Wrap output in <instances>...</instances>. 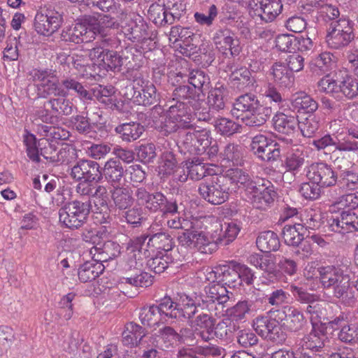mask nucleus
I'll return each instance as SVG.
<instances>
[{
	"label": "nucleus",
	"instance_id": "41",
	"mask_svg": "<svg viewBox=\"0 0 358 358\" xmlns=\"http://www.w3.org/2000/svg\"><path fill=\"white\" fill-rule=\"evenodd\" d=\"M103 270L104 266L102 264L87 262L78 268V278L82 282H90L101 274Z\"/></svg>",
	"mask_w": 358,
	"mask_h": 358
},
{
	"label": "nucleus",
	"instance_id": "60",
	"mask_svg": "<svg viewBox=\"0 0 358 358\" xmlns=\"http://www.w3.org/2000/svg\"><path fill=\"white\" fill-rule=\"evenodd\" d=\"M358 207V197L355 194H348L343 195L338 198V201H336L332 206L331 208L333 211H336L338 209V211L341 210H350L355 209Z\"/></svg>",
	"mask_w": 358,
	"mask_h": 358
},
{
	"label": "nucleus",
	"instance_id": "61",
	"mask_svg": "<svg viewBox=\"0 0 358 358\" xmlns=\"http://www.w3.org/2000/svg\"><path fill=\"white\" fill-rule=\"evenodd\" d=\"M299 219V224L303 227L306 234L308 229H317L320 225V215L313 209L305 210Z\"/></svg>",
	"mask_w": 358,
	"mask_h": 358
},
{
	"label": "nucleus",
	"instance_id": "2",
	"mask_svg": "<svg viewBox=\"0 0 358 358\" xmlns=\"http://www.w3.org/2000/svg\"><path fill=\"white\" fill-rule=\"evenodd\" d=\"M148 236L141 235L131 239L128 243V250H131L127 262L123 266L124 275L122 277V282L129 283L132 279L141 273L144 264L143 258L150 256V250L143 248L144 243Z\"/></svg>",
	"mask_w": 358,
	"mask_h": 358
},
{
	"label": "nucleus",
	"instance_id": "1",
	"mask_svg": "<svg viewBox=\"0 0 358 358\" xmlns=\"http://www.w3.org/2000/svg\"><path fill=\"white\" fill-rule=\"evenodd\" d=\"M320 280L324 288L333 289L334 296L342 299L347 306L355 303V290L350 286V278L343 271L332 266L318 268Z\"/></svg>",
	"mask_w": 358,
	"mask_h": 358
},
{
	"label": "nucleus",
	"instance_id": "58",
	"mask_svg": "<svg viewBox=\"0 0 358 358\" xmlns=\"http://www.w3.org/2000/svg\"><path fill=\"white\" fill-rule=\"evenodd\" d=\"M122 60V57L117 52L107 50L101 59V63L99 64L107 71H120L123 64Z\"/></svg>",
	"mask_w": 358,
	"mask_h": 358
},
{
	"label": "nucleus",
	"instance_id": "8",
	"mask_svg": "<svg viewBox=\"0 0 358 358\" xmlns=\"http://www.w3.org/2000/svg\"><path fill=\"white\" fill-rule=\"evenodd\" d=\"M167 8L165 7L164 2L162 3H152L148 10V15L150 19L157 25L165 26L166 24H172L176 18L179 17V13L168 11L179 10V7H182L180 0H168Z\"/></svg>",
	"mask_w": 358,
	"mask_h": 358
},
{
	"label": "nucleus",
	"instance_id": "6",
	"mask_svg": "<svg viewBox=\"0 0 358 358\" xmlns=\"http://www.w3.org/2000/svg\"><path fill=\"white\" fill-rule=\"evenodd\" d=\"M37 82L35 85L38 98L50 99L62 93V90L55 71L52 70H38L34 74Z\"/></svg>",
	"mask_w": 358,
	"mask_h": 358
},
{
	"label": "nucleus",
	"instance_id": "45",
	"mask_svg": "<svg viewBox=\"0 0 358 358\" xmlns=\"http://www.w3.org/2000/svg\"><path fill=\"white\" fill-rule=\"evenodd\" d=\"M224 161L228 162L229 166H241L243 164L242 148L238 145L229 143L220 153Z\"/></svg>",
	"mask_w": 358,
	"mask_h": 358
},
{
	"label": "nucleus",
	"instance_id": "28",
	"mask_svg": "<svg viewBox=\"0 0 358 358\" xmlns=\"http://www.w3.org/2000/svg\"><path fill=\"white\" fill-rule=\"evenodd\" d=\"M115 131L120 135L123 141L131 142L139 138L144 132L145 129L140 123L131 122L117 126Z\"/></svg>",
	"mask_w": 358,
	"mask_h": 358
},
{
	"label": "nucleus",
	"instance_id": "19",
	"mask_svg": "<svg viewBox=\"0 0 358 358\" xmlns=\"http://www.w3.org/2000/svg\"><path fill=\"white\" fill-rule=\"evenodd\" d=\"M89 27L81 23L64 29L61 33V39L65 42L76 44L89 42L92 36Z\"/></svg>",
	"mask_w": 358,
	"mask_h": 358
},
{
	"label": "nucleus",
	"instance_id": "43",
	"mask_svg": "<svg viewBox=\"0 0 358 358\" xmlns=\"http://www.w3.org/2000/svg\"><path fill=\"white\" fill-rule=\"evenodd\" d=\"M141 329L142 328L139 325L133 322L127 324L122 333V342L123 345L132 348L140 343L143 337Z\"/></svg>",
	"mask_w": 358,
	"mask_h": 358
},
{
	"label": "nucleus",
	"instance_id": "14",
	"mask_svg": "<svg viewBox=\"0 0 358 358\" xmlns=\"http://www.w3.org/2000/svg\"><path fill=\"white\" fill-rule=\"evenodd\" d=\"M329 227L332 231L346 234L358 231V215L350 210H341L329 220Z\"/></svg>",
	"mask_w": 358,
	"mask_h": 358
},
{
	"label": "nucleus",
	"instance_id": "16",
	"mask_svg": "<svg viewBox=\"0 0 358 358\" xmlns=\"http://www.w3.org/2000/svg\"><path fill=\"white\" fill-rule=\"evenodd\" d=\"M262 106V104L256 95L246 93L236 99L231 113L236 119H243L245 115L252 113Z\"/></svg>",
	"mask_w": 358,
	"mask_h": 358
},
{
	"label": "nucleus",
	"instance_id": "26",
	"mask_svg": "<svg viewBox=\"0 0 358 358\" xmlns=\"http://www.w3.org/2000/svg\"><path fill=\"white\" fill-rule=\"evenodd\" d=\"M234 87L239 90H243L246 87H256L257 80L250 71L246 67L236 69L230 75L229 78Z\"/></svg>",
	"mask_w": 358,
	"mask_h": 358
},
{
	"label": "nucleus",
	"instance_id": "40",
	"mask_svg": "<svg viewBox=\"0 0 358 358\" xmlns=\"http://www.w3.org/2000/svg\"><path fill=\"white\" fill-rule=\"evenodd\" d=\"M256 244L263 252L276 251L280 248L279 238L275 233L271 231L260 233L256 240Z\"/></svg>",
	"mask_w": 358,
	"mask_h": 358
},
{
	"label": "nucleus",
	"instance_id": "3",
	"mask_svg": "<svg viewBox=\"0 0 358 358\" xmlns=\"http://www.w3.org/2000/svg\"><path fill=\"white\" fill-rule=\"evenodd\" d=\"M91 207L90 199L85 201L76 199L67 202L59 210V222L67 228L78 229L86 222Z\"/></svg>",
	"mask_w": 358,
	"mask_h": 358
},
{
	"label": "nucleus",
	"instance_id": "18",
	"mask_svg": "<svg viewBox=\"0 0 358 358\" xmlns=\"http://www.w3.org/2000/svg\"><path fill=\"white\" fill-rule=\"evenodd\" d=\"M101 172L102 178H104L110 185L115 187L120 185L125 171L118 159L110 158L105 162Z\"/></svg>",
	"mask_w": 358,
	"mask_h": 358
},
{
	"label": "nucleus",
	"instance_id": "55",
	"mask_svg": "<svg viewBox=\"0 0 358 358\" xmlns=\"http://www.w3.org/2000/svg\"><path fill=\"white\" fill-rule=\"evenodd\" d=\"M177 168V161L172 152L166 151L162 154V162L159 166V174L166 178L174 173Z\"/></svg>",
	"mask_w": 358,
	"mask_h": 358
},
{
	"label": "nucleus",
	"instance_id": "35",
	"mask_svg": "<svg viewBox=\"0 0 358 358\" xmlns=\"http://www.w3.org/2000/svg\"><path fill=\"white\" fill-rule=\"evenodd\" d=\"M183 342V337L172 327H165L160 330L158 343L164 350H171Z\"/></svg>",
	"mask_w": 358,
	"mask_h": 358
},
{
	"label": "nucleus",
	"instance_id": "7",
	"mask_svg": "<svg viewBox=\"0 0 358 358\" xmlns=\"http://www.w3.org/2000/svg\"><path fill=\"white\" fill-rule=\"evenodd\" d=\"M211 282L205 287V292L208 300L203 301V306L206 308V312H224L226 303H228L229 296V291L222 282L218 280H210Z\"/></svg>",
	"mask_w": 358,
	"mask_h": 358
},
{
	"label": "nucleus",
	"instance_id": "50",
	"mask_svg": "<svg viewBox=\"0 0 358 358\" xmlns=\"http://www.w3.org/2000/svg\"><path fill=\"white\" fill-rule=\"evenodd\" d=\"M221 227L219 239L224 245H228L234 241L241 230L240 222L234 220L224 222Z\"/></svg>",
	"mask_w": 358,
	"mask_h": 358
},
{
	"label": "nucleus",
	"instance_id": "37",
	"mask_svg": "<svg viewBox=\"0 0 358 358\" xmlns=\"http://www.w3.org/2000/svg\"><path fill=\"white\" fill-rule=\"evenodd\" d=\"M275 129L282 134H292L299 123L298 119L294 115H288L283 113H277L273 117Z\"/></svg>",
	"mask_w": 358,
	"mask_h": 358
},
{
	"label": "nucleus",
	"instance_id": "24",
	"mask_svg": "<svg viewBox=\"0 0 358 358\" xmlns=\"http://www.w3.org/2000/svg\"><path fill=\"white\" fill-rule=\"evenodd\" d=\"M111 197L115 208L120 210H125L131 207L134 202L132 190L128 187H113Z\"/></svg>",
	"mask_w": 358,
	"mask_h": 358
},
{
	"label": "nucleus",
	"instance_id": "20",
	"mask_svg": "<svg viewBox=\"0 0 358 358\" xmlns=\"http://www.w3.org/2000/svg\"><path fill=\"white\" fill-rule=\"evenodd\" d=\"M85 22L88 24L90 31H92L91 35L94 38L96 34L100 35L101 37H106L108 35L107 29L117 25L115 20L108 15H99L97 18L90 16L85 19Z\"/></svg>",
	"mask_w": 358,
	"mask_h": 358
},
{
	"label": "nucleus",
	"instance_id": "47",
	"mask_svg": "<svg viewBox=\"0 0 358 358\" xmlns=\"http://www.w3.org/2000/svg\"><path fill=\"white\" fill-rule=\"evenodd\" d=\"M298 121V128L303 136L306 138L313 137L320 127L319 118L313 114H310L306 117H301Z\"/></svg>",
	"mask_w": 358,
	"mask_h": 358
},
{
	"label": "nucleus",
	"instance_id": "48",
	"mask_svg": "<svg viewBox=\"0 0 358 358\" xmlns=\"http://www.w3.org/2000/svg\"><path fill=\"white\" fill-rule=\"evenodd\" d=\"M211 124L214 125L215 131L224 136H231L238 132L241 126L233 120L220 117L213 119Z\"/></svg>",
	"mask_w": 358,
	"mask_h": 358
},
{
	"label": "nucleus",
	"instance_id": "4",
	"mask_svg": "<svg viewBox=\"0 0 358 358\" xmlns=\"http://www.w3.org/2000/svg\"><path fill=\"white\" fill-rule=\"evenodd\" d=\"M354 38V22L343 17L329 24L326 42L330 48L338 50L348 46Z\"/></svg>",
	"mask_w": 358,
	"mask_h": 358
},
{
	"label": "nucleus",
	"instance_id": "30",
	"mask_svg": "<svg viewBox=\"0 0 358 358\" xmlns=\"http://www.w3.org/2000/svg\"><path fill=\"white\" fill-rule=\"evenodd\" d=\"M173 100L176 101H183L189 106H196V101L200 99V92L195 88L188 85H182L176 87L173 91Z\"/></svg>",
	"mask_w": 358,
	"mask_h": 358
},
{
	"label": "nucleus",
	"instance_id": "62",
	"mask_svg": "<svg viewBox=\"0 0 358 358\" xmlns=\"http://www.w3.org/2000/svg\"><path fill=\"white\" fill-rule=\"evenodd\" d=\"M188 80L192 87L199 92L201 95H203V87H208L210 83L209 76L201 70H193L191 71Z\"/></svg>",
	"mask_w": 358,
	"mask_h": 358
},
{
	"label": "nucleus",
	"instance_id": "52",
	"mask_svg": "<svg viewBox=\"0 0 358 358\" xmlns=\"http://www.w3.org/2000/svg\"><path fill=\"white\" fill-rule=\"evenodd\" d=\"M218 15L217 8L215 4H210L206 10L194 14L195 22L201 26L211 27Z\"/></svg>",
	"mask_w": 358,
	"mask_h": 358
},
{
	"label": "nucleus",
	"instance_id": "46",
	"mask_svg": "<svg viewBox=\"0 0 358 358\" xmlns=\"http://www.w3.org/2000/svg\"><path fill=\"white\" fill-rule=\"evenodd\" d=\"M147 259V266L155 273H163L169 266V257L161 251H157L155 255L150 252V256Z\"/></svg>",
	"mask_w": 358,
	"mask_h": 358
},
{
	"label": "nucleus",
	"instance_id": "17",
	"mask_svg": "<svg viewBox=\"0 0 358 358\" xmlns=\"http://www.w3.org/2000/svg\"><path fill=\"white\" fill-rule=\"evenodd\" d=\"M44 107L47 112L56 116H69L76 109L72 101L62 94L48 99L44 103Z\"/></svg>",
	"mask_w": 358,
	"mask_h": 358
},
{
	"label": "nucleus",
	"instance_id": "32",
	"mask_svg": "<svg viewBox=\"0 0 358 358\" xmlns=\"http://www.w3.org/2000/svg\"><path fill=\"white\" fill-rule=\"evenodd\" d=\"M189 174V178L193 180H200L203 178L213 176L209 165L204 164L199 158H194L191 161H187L184 166Z\"/></svg>",
	"mask_w": 358,
	"mask_h": 358
},
{
	"label": "nucleus",
	"instance_id": "13",
	"mask_svg": "<svg viewBox=\"0 0 358 358\" xmlns=\"http://www.w3.org/2000/svg\"><path fill=\"white\" fill-rule=\"evenodd\" d=\"M250 13L266 22H272L281 13V0H257L249 3Z\"/></svg>",
	"mask_w": 358,
	"mask_h": 358
},
{
	"label": "nucleus",
	"instance_id": "39",
	"mask_svg": "<svg viewBox=\"0 0 358 358\" xmlns=\"http://www.w3.org/2000/svg\"><path fill=\"white\" fill-rule=\"evenodd\" d=\"M271 107L265 106L262 105L257 110L249 115H245L241 120L249 127H260L265 124L266 120L272 115Z\"/></svg>",
	"mask_w": 358,
	"mask_h": 358
},
{
	"label": "nucleus",
	"instance_id": "9",
	"mask_svg": "<svg viewBox=\"0 0 358 358\" xmlns=\"http://www.w3.org/2000/svg\"><path fill=\"white\" fill-rule=\"evenodd\" d=\"M308 180L319 184L322 187H328L337 183L338 175L331 165L326 163H313L306 171Z\"/></svg>",
	"mask_w": 358,
	"mask_h": 358
},
{
	"label": "nucleus",
	"instance_id": "34",
	"mask_svg": "<svg viewBox=\"0 0 358 358\" xmlns=\"http://www.w3.org/2000/svg\"><path fill=\"white\" fill-rule=\"evenodd\" d=\"M62 91V94L68 96L73 92L82 99H92L91 93L87 91L82 83L71 77H64L60 80Z\"/></svg>",
	"mask_w": 358,
	"mask_h": 358
},
{
	"label": "nucleus",
	"instance_id": "56",
	"mask_svg": "<svg viewBox=\"0 0 358 358\" xmlns=\"http://www.w3.org/2000/svg\"><path fill=\"white\" fill-rule=\"evenodd\" d=\"M159 119V122L157 121L155 122L156 128L164 136H168L177 131L180 129H182V126H180L174 118H171L168 113L167 115L164 114L160 115Z\"/></svg>",
	"mask_w": 358,
	"mask_h": 358
},
{
	"label": "nucleus",
	"instance_id": "22",
	"mask_svg": "<svg viewBox=\"0 0 358 358\" xmlns=\"http://www.w3.org/2000/svg\"><path fill=\"white\" fill-rule=\"evenodd\" d=\"M308 236L305 229L298 222L285 224L282 230V237L285 243L290 246H299L305 237Z\"/></svg>",
	"mask_w": 358,
	"mask_h": 358
},
{
	"label": "nucleus",
	"instance_id": "33",
	"mask_svg": "<svg viewBox=\"0 0 358 358\" xmlns=\"http://www.w3.org/2000/svg\"><path fill=\"white\" fill-rule=\"evenodd\" d=\"M173 306L175 311H177L178 313H197L199 312L203 313L206 311L205 307L203 306V303H199L196 306L194 300L186 294H178L176 296H174Z\"/></svg>",
	"mask_w": 358,
	"mask_h": 358
},
{
	"label": "nucleus",
	"instance_id": "38",
	"mask_svg": "<svg viewBox=\"0 0 358 358\" xmlns=\"http://www.w3.org/2000/svg\"><path fill=\"white\" fill-rule=\"evenodd\" d=\"M277 193L274 190V187L268 180L266 181L261 193L256 196L252 201L255 208L260 210H266L268 206L273 203L276 198Z\"/></svg>",
	"mask_w": 358,
	"mask_h": 358
},
{
	"label": "nucleus",
	"instance_id": "54",
	"mask_svg": "<svg viewBox=\"0 0 358 358\" xmlns=\"http://www.w3.org/2000/svg\"><path fill=\"white\" fill-rule=\"evenodd\" d=\"M125 37L131 42H139L145 38L147 33L143 25H138L135 22H130L122 27Z\"/></svg>",
	"mask_w": 358,
	"mask_h": 358
},
{
	"label": "nucleus",
	"instance_id": "27",
	"mask_svg": "<svg viewBox=\"0 0 358 358\" xmlns=\"http://www.w3.org/2000/svg\"><path fill=\"white\" fill-rule=\"evenodd\" d=\"M274 82L280 87L291 88L294 84V76L282 63H275L271 67Z\"/></svg>",
	"mask_w": 358,
	"mask_h": 358
},
{
	"label": "nucleus",
	"instance_id": "63",
	"mask_svg": "<svg viewBox=\"0 0 358 358\" xmlns=\"http://www.w3.org/2000/svg\"><path fill=\"white\" fill-rule=\"evenodd\" d=\"M276 322L277 320L269 315H259L254 320L253 327L259 336L264 338Z\"/></svg>",
	"mask_w": 358,
	"mask_h": 358
},
{
	"label": "nucleus",
	"instance_id": "31",
	"mask_svg": "<svg viewBox=\"0 0 358 358\" xmlns=\"http://www.w3.org/2000/svg\"><path fill=\"white\" fill-rule=\"evenodd\" d=\"M343 320L341 317H334L332 316L329 317L326 315H316L315 317H310L313 328L327 335L328 331L337 329Z\"/></svg>",
	"mask_w": 358,
	"mask_h": 358
},
{
	"label": "nucleus",
	"instance_id": "42",
	"mask_svg": "<svg viewBox=\"0 0 358 358\" xmlns=\"http://www.w3.org/2000/svg\"><path fill=\"white\" fill-rule=\"evenodd\" d=\"M292 106L298 112L313 114L318 108L317 101L310 95L305 93H299L292 100Z\"/></svg>",
	"mask_w": 358,
	"mask_h": 358
},
{
	"label": "nucleus",
	"instance_id": "53",
	"mask_svg": "<svg viewBox=\"0 0 358 358\" xmlns=\"http://www.w3.org/2000/svg\"><path fill=\"white\" fill-rule=\"evenodd\" d=\"M336 184L345 191L357 189H358V174L352 170H343L338 176Z\"/></svg>",
	"mask_w": 358,
	"mask_h": 358
},
{
	"label": "nucleus",
	"instance_id": "57",
	"mask_svg": "<svg viewBox=\"0 0 358 358\" xmlns=\"http://www.w3.org/2000/svg\"><path fill=\"white\" fill-rule=\"evenodd\" d=\"M259 159L266 162H273L280 159L281 146L275 141H272L267 146L256 155Z\"/></svg>",
	"mask_w": 358,
	"mask_h": 358
},
{
	"label": "nucleus",
	"instance_id": "23",
	"mask_svg": "<svg viewBox=\"0 0 358 358\" xmlns=\"http://www.w3.org/2000/svg\"><path fill=\"white\" fill-rule=\"evenodd\" d=\"M119 245L111 241H108L102 245L93 246L90 250V254L95 263L106 262L110 259H113L117 256L119 252Z\"/></svg>",
	"mask_w": 358,
	"mask_h": 358
},
{
	"label": "nucleus",
	"instance_id": "36",
	"mask_svg": "<svg viewBox=\"0 0 358 358\" xmlns=\"http://www.w3.org/2000/svg\"><path fill=\"white\" fill-rule=\"evenodd\" d=\"M174 242L171 235L165 231H160L152 234L149 237L148 242L143 248H146L151 246L157 251H163L164 254L172 250Z\"/></svg>",
	"mask_w": 358,
	"mask_h": 358
},
{
	"label": "nucleus",
	"instance_id": "44",
	"mask_svg": "<svg viewBox=\"0 0 358 358\" xmlns=\"http://www.w3.org/2000/svg\"><path fill=\"white\" fill-rule=\"evenodd\" d=\"M227 91L222 85L212 89L208 96L210 108L219 111L225 107Z\"/></svg>",
	"mask_w": 358,
	"mask_h": 358
},
{
	"label": "nucleus",
	"instance_id": "51",
	"mask_svg": "<svg viewBox=\"0 0 358 358\" xmlns=\"http://www.w3.org/2000/svg\"><path fill=\"white\" fill-rule=\"evenodd\" d=\"M173 306L174 298L171 299L169 296H165L159 301H157L155 304L143 306L141 310H148L149 313H169V312L171 313L175 311Z\"/></svg>",
	"mask_w": 358,
	"mask_h": 358
},
{
	"label": "nucleus",
	"instance_id": "12",
	"mask_svg": "<svg viewBox=\"0 0 358 358\" xmlns=\"http://www.w3.org/2000/svg\"><path fill=\"white\" fill-rule=\"evenodd\" d=\"M62 15L57 11L46 10L45 13L38 12L34 18L36 31L43 36H50L62 25Z\"/></svg>",
	"mask_w": 358,
	"mask_h": 358
},
{
	"label": "nucleus",
	"instance_id": "10",
	"mask_svg": "<svg viewBox=\"0 0 358 358\" xmlns=\"http://www.w3.org/2000/svg\"><path fill=\"white\" fill-rule=\"evenodd\" d=\"M71 177L76 180L99 182L102 180L99 164L94 161L80 159L71 168Z\"/></svg>",
	"mask_w": 358,
	"mask_h": 358
},
{
	"label": "nucleus",
	"instance_id": "29",
	"mask_svg": "<svg viewBox=\"0 0 358 358\" xmlns=\"http://www.w3.org/2000/svg\"><path fill=\"white\" fill-rule=\"evenodd\" d=\"M127 96L137 104L145 106L157 104L160 100V94L157 92L153 83L149 84L148 87L141 92L138 91L134 92L130 97H129V94L127 93Z\"/></svg>",
	"mask_w": 358,
	"mask_h": 358
},
{
	"label": "nucleus",
	"instance_id": "25",
	"mask_svg": "<svg viewBox=\"0 0 358 358\" xmlns=\"http://www.w3.org/2000/svg\"><path fill=\"white\" fill-rule=\"evenodd\" d=\"M183 101H176L175 104L169 106L167 113L171 118H174L182 126V129L190 128L192 114Z\"/></svg>",
	"mask_w": 358,
	"mask_h": 358
},
{
	"label": "nucleus",
	"instance_id": "49",
	"mask_svg": "<svg viewBox=\"0 0 358 358\" xmlns=\"http://www.w3.org/2000/svg\"><path fill=\"white\" fill-rule=\"evenodd\" d=\"M227 180V185H234L238 187H244L250 179V176L240 169H229L224 175H222Z\"/></svg>",
	"mask_w": 358,
	"mask_h": 358
},
{
	"label": "nucleus",
	"instance_id": "5",
	"mask_svg": "<svg viewBox=\"0 0 358 358\" xmlns=\"http://www.w3.org/2000/svg\"><path fill=\"white\" fill-rule=\"evenodd\" d=\"M229 189L230 186L227 185V180L222 175L214 174L200 183L198 191L207 202L220 205L228 199Z\"/></svg>",
	"mask_w": 358,
	"mask_h": 358
},
{
	"label": "nucleus",
	"instance_id": "64",
	"mask_svg": "<svg viewBox=\"0 0 358 358\" xmlns=\"http://www.w3.org/2000/svg\"><path fill=\"white\" fill-rule=\"evenodd\" d=\"M338 92L348 99H353L358 96V81L357 79L348 76L339 83Z\"/></svg>",
	"mask_w": 358,
	"mask_h": 358
},
{
	"label": "nucleus",
	"instance_id": "11",
	"mask_svg": "<svg viewBox=\"0 0 358 358\" xmlns=\"http://www.w3.org/2000/svg\"><path fill=\"white\" fill-rule=\"evenodd\" d=\"M236 262H231L229 264L220 265L214 270L210 271L207 273L206 280H218L225 287L229 288H236L241 285V279L238 273V268L236 266Z\"/></svg>",
	"mask_w": 358,
	"mask_h": 358
},
{
	"label": "nucleus",
	"instance_id": "15",
	"mask_svg": "<svg viewBox=\"0 0 358 358\" xmlns=\"http://www.w3.org/2000/svg\"><path fill=\"white\" fill-rule=\"evenodd\" d=\"M213 41L217 48L224 55L228 52L232 57L238 55L241 52L239 41L234 38L229 29H219L213 36Z\"/></svg>",
	"mask_w": 358,
	"mask_h": 358
},
{
	"label": "nucleus",
	"instance_id": "59",
	"mask_svg": "<svg viewBox=\"0 0 358 358\" xmlns=\"http://www.w3.org/2000/svg\"><path fill=\"white\" fill-rule=\"evenodd\" d=\"M178 134L179 137L178 143L179 144V147L183 149L185 152H187L192 155H199V152L197 150L198 141L196 139L192 141H188L191 136H196V130H194L193 131H180Z\"/></svg>",
	"mask_w": 358,
	"mask_h": 358
},
{
	"label": "nucleus",
	"instance_id": "21",
	"mask_svg": "<svg viewBox=\"0 0 358 358\" xmlns=\"http://www.w3.org/2000/svg\"><path fill=\"white\" fill-rule=\"evenodd\" d=\"M329 343V339L326 334L313 328L312 331L301 340L299 345L303 349L320 352Z\"/></svg>",
	"mask_w": 358,
	"mask_h": 358
}]
</instances>
